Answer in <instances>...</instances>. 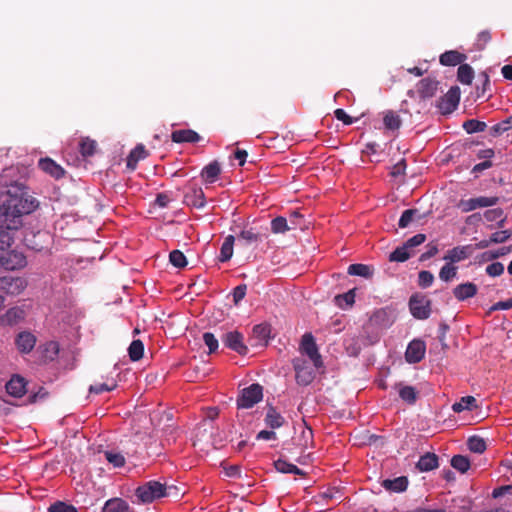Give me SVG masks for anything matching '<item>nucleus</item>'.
<instances>
[{"label": "nucleus", "mask_w": 512, "mask_h": 512, "mask_svg": "<svg viewBox=\"0 0 512 512\" xmlns=\"http://www.w3.org/2000/svg\"><path fill=\"white\" fill-rule=\"evenodd\" d=\"M39 202L22 183H13L0 194V228L19 230L24 224V216L33 213Z\"/></svg>", "instance_id": "1"}, {"label": "nucleus", "mask_w": 512, "mask_h": 512, "mask_svg": "<svg viewBox=\"0 0 512 512\" xmlns=\"http://www.w3.org/2000/svg\"><path fill=\"white\" fill-rule=\"evenodd\" d=\"M177 494L175 486H166L158 481H149L136 489V496L143 503H151L161 497Z\"/></svg>", "instance_id": "2"}, {"label": "nucleus", "mask_w": 512, "mask_h": 512, "mask_svg": "<svg viewBox=\"0 0 512 512\" xmlns=\"http://www.w3.org/2000/svg\"><path fill=\"white\" fill-rule=\"evenodd\" d=\"M263 398V387L254 383L241 390L237 398V407L242 409L252 408Z\"/></svg>", "instance_id": "3"}, {"label": "nucleus", "mask_w": 512, "mask_h": 512, "mask_svg": "<svg viewBox=\"0 0 512 512\" xmlns=\"http://www.w3.org/2000/svg\"><path fill=\"white\" fill-rule=\"evenodd\" d=\"M431 300L423 294H413L409 299V309L414 318L425 320L431 314Z\"/></svg>", "instance_id": "4"}, {"label": "nucleus", "mask_w": 512, "mask_h": 512, "mask_svg": "<svg viewBox=\"0 0 512 512\" xmlns=\"http://www.w3.org/2000/svg\"><path fill=\"white\" fill-rule=\"evenodd\" d=\"M27 259L23 252L16 249L5 250L0 253V266L5 270L14 271L25 268Z\"/></svg>", "instance_id": "5"}, {"label": "nucleus", "mask_w": 512, "mask_h": 512, "mask_svg": "<svg viewBox=\"0 0 512 512\" xmlns=\"http://www.w3.org/2000/svg\"><path fill=\"white\" fill-rule=\"evenodd\" d=\"M293 368L295 370V379L298 385L308 386L315 378L314 369L303 358H295L293 360Z\"/></svg>", "instance_id": "6"}, {"label": "nucleus", "mask_w": 512, "mask_h": 512, "mask_svg": "<svg viewBox=\"0 0 512 512\" xmlns=\"http://www.w3.org/2000/svg\"><path fill=\"white\" fill-rule=\"evenodd\" d=\"M300 351L309 357L315 368H320L323 366L321 355L318 351L315 339L311 333H305L302 336Z\"/></svg>", "instance_id": "7"}, {"label": "nucleus", "mask_w": 512, "mask_h": 512, "mask_svg": "<svg viewBox=\"0 0 512 512\" xmlns=\"http://www.w3.org/2000/svg\"><path fill=\"white\" fill-rule=\"evenodd\" d=\"M499 198L496 196L493 197H486V196H480L476 198H470V199H461L458 203V207L461 209L462 212H470L477 208H484V207H491L498 203Z\"/></svg>", "instance_id": "8"}, {"label": "nucleus", "mask_w": 512, "mask_h": 512, "mask_svg": "<svg viewBox=\"0 0 512 512\" xmlns=\"http://www.w3.org/2000/svg\"><path fill=\"white\" fill-rule=\"evenodd\" d=\"M27 287L26 279L22 277H0V290L9 295H19Z\"/></svg>", "instance_id": "9"}, {"label": "nucleus", "mask_w": 512, "mask_h": 512, "mask_svg": "<svg viewBox=\"0 0 512 512\" xmlns=\"http://www.w3.org/2000/svg\"><path fill=\"white\" fill-rule=\"evenodd\" d=\"M460 101V91L458 87H452L450 90L437 101V107L442 114L453 112Z\"/></svg>", "instance_id": "10"}, {"label": "nucleus", "mask_w": 512, "mask_h": 512, "mask_svg": "<svg viewBox=\"0 0 512 512\" xmlns=\"http://www.w3.org/2000/svg\"><path fill=\"white\" fill-rule=\"evenodd\" d=\"M243 335L239 331H230L224 334L222 342L229 349L237 352L240 355H246L248 353V347L244 344Z\"/></svg>", "instance_id": "11"}, {"label": "nucleus", "mask_w": 512, "mask_h": 512, "mask_svg": "<svg viewBox=\"0 0 512 512\" xmlns=\"http://www.w3.org/2000/svg\"><path fill=\"white\" fill-rule=\"evenodd\" d=\"M425 351V342L415 339L409 343L405 352V359L410 364L419 363L424 358Z\"/></svg>", "instance_id": "12"}, {"label": "nucleus", "mask_w": 512, "mask_h": 512, "mask_svg": "<svg viewBox=\"0 0 512 512\" xmlns=\"http://www.w3.org/2000/svg\"><path fill=\"white\" fill-rule=\"evenodd\" d=\"M439 88V81L434 77H426L417 83V93L422 100L433 98Z\"/></svg>", "instance_id": "13"}, {"label": "nucleus", "mask_w": 512, "mask_h": 512, "mask_svg": "<svg viewBox=\"0 0 512 512\" xmlns=\"http://www.w3.org/2000/svg\"><path fill=\"white\" fill-rule=\"evenodd\" d=\"M474 252L472 245L456 246L447 251L444 260L454 264L470 257Z\"/></svg>", "instance_id": "14"}, {"label": "nucleus", "mask_w": 512, "mask_h": 512, "mask_svg": "<svg viewBox=\"0 0 512 512\" xmlns=\"http://www.w3.org/2000/svg\"><path fill=\"white\" fill-rule=\"evenodd\" d=\"M38 167L44 173L50 175L56 180L61 179L65 175L63 167L49 157L40 158L38 161Z\"/></svg>", "instance_id": "15"}, {"label": "nucleus", "mask_w": 512, "mask_h": 512, "mask_svg": "<svg viewBox=\"0 0 512 512\" xmlns=\"http://www.w3.org/2000/svg\"><path fill=\"white\" fill-rule=\"evenodd\" d=\"M263 235L255 228L243 229L237 236L238 245L240 246H251L257 245L262 241Z\"/></svg>", "instance_id": "16"}, {"label": "nucleus", "mask_w": 512, "mask_h": 512, "mask_svg": "<svg viewBox=\"0 0 512 512\" xmlns=\"http://www.w3.org/2000/svg\"><path fill=\"white\" fill-rule=\"evenodd\" d=\"M98 454H102L105 460L115 468L123 467L126 463L125 457L120 452L104 448L102 444H98Z\"/></svg>", "instance_id": "17"}, {"label": "nucleus", "mask_w": 512, "mask_h": 512, "mask_svg": "<svg viewBox=\"0 0 512 512\" xmlns=\"http://www.w3.org/2000/svg\"><path fill=\"white\" fill-rule=\"evenodd\" d=\"M26 381L19 375H14L6 384V391L9 395L20 398L26 393Z\"/></svg>", "instance_id": "18"}, {"label": "nucleus", "mask_w": 512, "mask_h": 512, "mask_svg": "<svg viewBox=\"0 0 512 512\" xmlns=\"http://www.w3.org/2000/svg\"><path fill=\"white\" fill-rule=\"evenodd\" d=\"M171 140L175 143H196L201 140V136L192 129H181L172 132Z\"/></svg>", "instance_id": "19"}, {"label": "nucleus", "mask_w": 512, "mask_h": 512, "mask_svg": "<svg viewBox=\"0 0 512 512\" xmlns=\"http://www.w3.org/2000/svg\"><path fill=\"white\" fill-rule=\"evenodd\" d=\"M15 344L21 353H29L36 344V337L30 332H21L17 335Z\"/></svg>", "instance_id": "20"}, {"label": "nucleus", "mask_w": 512, "mask_h": 512, "mask_svg": "<svg viewBox=\"0 0 512 512\" xmlns=\"http://www.w3.org/2000/svg\"><path fill=\"white\" fill-rule=\"evenodd\" d=\"M478 288L474 283L466 282L457 285L453 289V294L455 298L459 301H464L466 299L472 298L477 294Z\"/></svg>", "instance_id": "21"}, {"label": "nucleus", "mask_w": 512, "mask_h": 512, "mask_svg": "<svg viewBox=\"0 0 512 512\" xmlns=\"http://www.w3.org/2000/svg\"><path fill=\"white\" fill-rule=\"evenodd\" d=\"M148 153L143 144H138L134 149L131 150L127 157L126 166L129 170L133 171L136 169L137 164L140 160L145 159Z\"/></svg>", "instance_id": "22"}, {"label": "nucleus", "mask_w": 512, "mask_h": 512, "mask_svg": "<svg viewBox=\"0 0 512 512\" xmlns=\"http://www.w3.org/2000/svg\"><path fill=\"white\" fill-rule=\"evenodd\" d=\"M466 55L456 50H449L441 54L439 61L444 66L461 65L466 60Z\"/></svg>", "instance_id": "23"}, {"label": "nucleus", "mask_w": 512, "mask_h": 512, "mask_svg": "<svg viewBox=\"0 0 512 512\" xmlns=\"http://www.w3.org/2000/svg\"><path fill=\"white\" fill-rule=\"evenodd\" d=\"M220 173L221 166L218 161L214 160L202 169L201 177L206 183H214Z\"/></svg>", "instance_id": "24"}, {"label": "nucleus", "mask_w": 512, "mask_h": 512, "mask_svg": "<svg viewBox=\"0 0 512 512\" xmlns=\"http://www.w3.org/2000/svg\"><path fill=\"white\" fill-rule=\"evenodd\" d=\"M102 512H131L129 504L121 498H112L106 501Z\"/></svg>", "instance_id": "25"}, {"label": "nucleus", "mask_w": 512, "mask_h": 512, "mask_svg": "<svg viewBox=\"0 0 512 512\" xmlns=\"http://www.w3.org/2000/svg\"><path fill=\"white\" fill-rule=\"evenodd\" d=\"M265 423L271 429H277L284 425L285 419L273 406H269L265 416Z\"/></svg>", "instance_id": "26"}, {"label": "nucleus", "mask_w": 512, "mask_h": 512, "mask_svg": "<svg viewBox=\"0 0 512 512\" xmlns=\"http://www.w3.org/2000/svg\"><path fill=\"white\" fill-rule=\"evenodd\" d=\"M438 467V457L434 453L422 455L417 463V468L422 472L431 471Z\"/></svg>", "instance_id": "27"}, {"label": "nucleus", "mask_w": 512, "mask_h": 512, "mask_svg": "<svg viewBox=\"0 0 512 512\" xmlns=\"http://www.w3.org/2000/svg\"><path fill=\"white\" fill-rule=\"evenodd\" d=\"M382 486L386 490L393 492H403L407 489L408 479L405 476H400L395 479H385L382 482Z\"/></svg>", "instance_id": "28"}, {"label": "nucleus", "mask_w": 512, "mask_h": 512, "mask_svg": "<svg viewBox=\"0 0 512 512\" xmlns=\"http://www.w3.org/2000/svg\"><path fill=\"white\" fill-rule=\"evenodd\" d=\"M347 273L349 275L360 276L366 279H370L373 276L374 269L370 265L357 263L349 265Z\"/></svg>", "instance_id": "29"}, {"label": "nucleus", "mask_w": 512, "mask_h": 512, "mask_svg": "<svg viewBox=\"0 0 512 512\" xmlns=\"http://www.w3.org/2000/svg\"><path fill=\"white\" fill-rule=\"evenodd\" d=\"M478 406H477V400L475 397L473 396H464L462 397L458 402H455L453 405H452V410L455 412V413H460L464 410H473V409H476Z\"/></svg>", "instance_id": "30"}, {"label": "nucleus", "mask_w": 512, "mask_h": 512, "mask_svg": "<svg viewBox=\"0 0 512 512\" xmlns=\"http://www.w3.org/2000/svg\"><path fill=\"white\" fill-rule=\"evenodd\" d=\"M235 239L236 238L233 235H228L224 239V242L220 249V256H219L220 262H226L232 258Z\"/></svg>", "instance_id": "31"}, {"label": "nucleus", "mask_w": 512, "mask_h": 512, "mask_svg": "<svg viewBox=\"0 0 512 512\" xmlns=\"http://www.w3.org/2000/svg\"><path fill=\"white\" fill-rule=\"evenodd\" d=\"M355 288L334 297V303L341 309L352 307L355 302Z\"/></svg>", "instance_id": "32"}, {"label": "nucleus", "mask_w": 512, "mask_h": 512, "mask_svg": "<svg viewBox=\"0 0 512 512\" xmlns=\"http://www.w3.org/2000/svg\"><path fill=\"white\" fill-rule=\"evenodd\" d=\"M271 333L270 325L266 323L255 325L253 328V337L258 344L267 343Z\"/></svg>", "instance_id": "33"}, {"label": "nucleus", "mask_w": 512, "mask_h": 512, "mask_svg": "<svg viewBox=\"0 0 512 512\" xmlns=\"http://www.w3.org/2000/svg\"><path fill=\"white\" fill-rule=\"evenodd\" d=\"M474 78V70L469 64H461L458 67L457 79L464 85H470Z\"/></svg>", "instance_id": "34"}, {"label": "nucleus", "mask_w": 512, "mask_h": 512, "mask_svg": "<svg viewBox=\"0 0 512 512\" xmlns=\"http://www.w3.org/2000/svg\"><path fill=\"white\" fill-rule=\"evenodd\" d=\"M274 466L276 470L281 473H292L301 476L305 475V473L296 465L282 459H278L277 461H275Z\"/></svg>", "instance_id": "35"}, {"label": "nucleus", "mask_w": 512, "mask_h": 512, "mask_svg": "<svg viewBox=\"0 0 512 512\" xmlns=\"http://www.w3.org/2000/svg\"><path fill=\"white\" fill-rule=\"evenodd\" d=\"M78 148L80 154L84 158L90 157L94 154L95 151V141L88 137H81L78 143Z\"/></svg>", "instance_id": "36"}, {"label": "nucleus", "mask_w": 512, "mask_h": 512, "mask_svg": "<svg viewBox=\"0 0 512 512\" xmlns=\"http://www.w3.org/2000/svg\"><path fill=\"white\" fill-rule=\"evenodd\" d=\"M399 397L406 403L413 405L417 401L418 392L412 386H401L399 388Z\"/></svg>", "instance_id": "37"}, {"label": "nucleus", "mask_w": 512, "mask_h": 512, "mask_svg": "<svg viewBox=\"0 0 512 512\" xmlns=\"http://www.w3.org/2000/svg\"><path fill=\"white\" fill-rule=\"evenodd\" d=\"M484 218L488 222H497L499 227H502L506 217L504 216V211L501 208H494L486 210L484 213Z\"/></svg>", "instance_id": "38"}, {"label": "nucleus", "mask_w": 512, "mask_h": 512, "mask_svg": "<svg viewBox=\"0 0 512 512\" xmlns=\"http://www.w3.org/2000/svg\"><path fill=\"white\" fill-rule=\"evenodd\" d=\"M144 354V344L141 340H133L128 348V355L132 361H139Z\"/></svg>", "instance_id": "39"}, {"label": "nucleus", "mask_w": 512, "mask_h": 512, "mask_svg": "<svg viewBox=\"0 0 512 512\" xmlns=\"http://www.w3.org/2000/svg\"><path fill=\"white\" fill-rule=\"evenodd\" d=\"M384 126L389 130H397L400 128L402 121L397 113L392 110L386 112L383 118Z\"/></svg>", "instance_id": "40"}, {"label": "nucleus", "mask_w": 512, "mask_h": 512, "mask_svg": "<svg viewBox=\"0 0 512 512\" xmlns=\"http://www.w3.org/2000/svg\"><path fill=\"white\" fill-rule=\"evenodd\" d=\"M188 203L197 208H203L205 206V195L201 188L193 189L192 194L186 195Z\"/></svg>", "instance_id": "41"}, {"label": "nucleus", "mask_w": 512, "mask_h": 512, "mask_svg": "<svg viewBox=\"0 0 512 512\" xmlns=\"http://www.w3.org/2000/svg\"><path fill=\"white\" fill-rule=\"evenodd\" d=\"M59 344L56 341H49L43 346V357L45 360L53 361L59 354Z\"/></svg>", "instance_id": "42"}, {"label": "nucleus", "mask_w": 512, "mask_h": 512, "mask_svg": "<svg viewBox=\"0 0 512 512\" xmlns=\"http://www.w3.org/2000/svg\"><path fill=\"white\" fill-rule=\"evenodd\" d=\"M24 315V311L20 308L14 307L10 308L3 316L2 321L8 325H13L17 323L18 320L22 319Z\"/></svg>", "instance_id": "43"}, {"label": "nucleus", "mask_w": 512, "mask_h": 512, "mask_svg": "<svg viewBox=\"0 0 512 512\" xmlns=\"http://www.w3.org/2000/svg\"><path fill=\"white\" fill-rule=\"evenodd\" d=\"M411 255L412 253L404 245H402L390 253L389 260L391 262H405L411 257Z\"/></svg>", "instance_id": "44"}, {"label": "nucleus", "mask_w": 512, "mask_h": 512, "mask_svg": "<svg viewBox=\"0 0 512 512\" xmlns=\"http://www.w3.org/2000/svg\"><path fill=\"white\" fill-rule=\"evenodd\" d=\"M486 127L485 122L476 119H469L463 123V128L468 134L483 132Z\"/></svg>", "instance_id": "45"}, {"label": "nucleus", "mask_w": 512, "mask_h": 512, "mask_svg": "<svg viewBox=\"0 0 512 512\" xmlns=\"http://www.w3.org/2000/svg\"><path fill=\"white\" fill-rule=\"evenodd\" d=\"M451 466L461 473H465L470 468V461L466 456L455 455L451 459Z\"/></svg>", "instance_id": "46"}, {"label": "nucleus", "mask_w": 512, "mask_h": 512, "mask_svg": "<svg viewBox=\"0 0 512 512\" xmlns=\"http://www.w3.org/2000/svg\"><path fill=\"white\" fill-rule=\"evenodd\" d=\"M512 128V115L506 118L505 120L493 125L490 128V134L494 137L501 135L505 131H508Z\"/></svg>", "instance_id": "47"}, {"label": "nucleus", "mask_w": 512, "mask_h": 512, "mask_svg": "<svg viewBox=\"0 0 512 512\" xmlns=\"http://www.w3.org/2000/svg\"><path fill=\"white\" fill-rule=\"evenodd\" d=\"M468 448L474 453H483L486 450V443L483 438L479 436H472L467 442Z\"/></svg>", "instance_id": "48"}, {"label": "nucleus", "mask_w": 512, "mask_h": 512, "mask_svg": "<svg viewBox=\"0 0 512 512\" xmlns=\"http://www.w3.org/2000/svg\"><path fill=\"white\" fill-rule=\"evenodd\" d=\"M457 267L447 262L439 272V277L442 281L449 282L457 275Z\"/></svg>", "instance_id": "49"}, {"label": "nucleus", "mask_w": 512, "mask_h": 512, "mask_svg": "<svg viewBox=\"0 0 512 512\" xmlns=\"http://www.w3.org/2000/svg\"><path fill=\"white\" fill-rule=\"evenodd\" d=\"M290 229L287 224V219L282 216H278L271 221V230L273 233H285Z\"/></svg>", "instance_id": "50"}, {"label": "nucleus", "mask_w": 512, "mask_h": 512, "mask_svg": "<svg viewBox=\"0 0 512 512\" xmlns=\"http://www.w3.org/2000/svg\"><path fill=\"white\" fill-rule=\"evenodd\" d=\"M170 263L176 268H184L187 265L186 256L180 250H173L169 255Z\"/></svg>", "instance_id": "51"}, {"label": "nucleus", "mask_w": 512, "mask_h": 512, "mask_svg": "<svg viewBox=\"0 0 512 512\" xmlns=\"http://www.w3.org/2000/svg\"><path fill=\"white\" fill-rule=\"evenodd\" d=\"M11 230L0 228V250L1 252L7 250L14 243V236Z\"/></svg>", "instance_id": "52"}, {"label": "nucleus", "mask_w": 512, "mask_h": 512, "mask_svg": "<svg viewBox=\"0 0 512 512\" xmlns=\"http://www.w3.org/2000/svg\"><path fill=\"white\" fill-rule=\"evenodd\" d=\"M419 214V211L417 209H407L403 211L398 226L400 228H406L409 226V224L413 221V219L416 217V215Z\"/></svg>", "instance_id": "53"}, {"label": "nucleus", "mask_w": 512, "mask_h": 512, "mask_svg": "<svg viewBox=\"0 0 512 512\" xmlns=\"http://www.w3.org/2000/svg\"><path fill=\"white\" fill-rule=\"evenodd\" d=\"M48 512H78V510L72 504L57 501L49 506Z\"/></svg>", "instance_id": "54"}, {"label": "nucleus", "mask_w": 512, "mask_h": 512, "mask_svg": "<svg viewBox=\"0 0 512 512\" xmlns=\"http://www.w3.org/2000/svg\"><path fill=\"white\" fill-rule=\"evenodd\" d=\"M434 281V275L430 271H420L418 274V284L422 288H428Z\"/></svg>", "instance_id": "55"}, {"label": "nucleus", "mask_w": 512, "mask_h": 512, "mask_svg": "<svg viewBox=\"0 0 512 512\" xmlns=\"http://www.w3.org/2000/svg\"><path fill=\"white\" fill-rule=\"evenodd\" d=\"M492 36L489 30H483L481 31L476 40V49L477 50H483L486 45L491 41Z\"/></svg>", "instance_id": "56"}, {"label": "nucleus", "mask_w": 512, "mask_h": 512, "mask_svg": "<svg viewBox=\"0 0 512 512\" xmlns=\"http://www.w3.org/2000/svg\"><path fill=\"white\" fill-rule=\"evenodd\" d=\"M203 341L209 348V354L214 353L218 349L219 343L213 333L205 332L203 334Z\"/></svg>", "instance_id": "57"}, {"label": "nucleus", "mask_w": 512, "mask_h": 512, "mask_svg": "<svg viewBox=\"0 0 512 512\" xmlns=\"http://www.w3.org/2000/svg\"><path fill=\"white\" fill-rule=\"evenodd\" d=\"M426 240V235L419 233L409 238L403 245L410 251L416 246L421 245Z\"/></svg>", "instance_id": "58"}, {"label": "nucleus", "mask_w": 512, "mask_h": 512, "mask_svg": "<svg viewBox=\"0 0 512 512\" xmlns=\"http://www.w3.org/2000/svg\"><path fill=\"white\" fill-rule=\"evenodd\" d=\"M504 272V265L501 262H493L486 267V273L491 277H498Z\"/></svg>", "instance_id": "59"}, {"label": "nucleus", "mask_w": 512, "mask_h": 512, "mask_svg": "<svg viewBox=\"0 0 512 512\" xmlns=\"http://www.w3.org/2000/svg\"><path fill=\"white\" fill-rule=\"evenodd\" d=\"M511 236L512 233L509 230H502L493 233L490 237L492 243L499 244L506 242Z\"/></svg>", "instance_id": "60"}, {"label": "nucleus", "mask_w": 512, "mask_h": 512, "mask_svg": "<svg viewBox=\"0 0 512 512\" xmlns=\"http://www.w3.org/2000/svg\"><path fill=\"white\" fill-rule=\"evenodd\" d=\"M117 387V380L114 377L107 378L103 383L98 384V394L102 392H109Z\"/></svg>", "instance_id": "61"}, {"label": "nucleus", "mask_w": 512, "mask_h": 512, "mask_svg": "<svg viewBox=\"0 0 512 512\" xmlns=\"http://www.w3.org/2000/svg\"><path fill=\"white\" fill-rule=\"evenodd\" d=\"M47 397H48V392L46 391V389L43 387H40L37 392L31 393L28 396V402L31 404L37 403L39 401L45 400Z\"/></svg>", "instance_id": "62"}, {"label": "nucleus", "mask_w": 512, "mask_h": 512, "mask_svg": "<svg viewBox=\"0 0 512 512\" xmlns=\"http://www.w3.org/2000/svg\"><path fill=\"white\" fill-rule=\"evenodd\" d=\"M510 251V247H501L496 251H488L483 254L486 260H494L506 255Z\"/></svg>", "instance_id": "63"}, {"label": "nucleus", "mask_w": 512, "mask_h": 512, "mask_svg": "<svg viewBox=\"0 0 512 512\" xmlns=\"http://www.w3.org/2000/svg\"><path fill=\"white\" fill-rule=\"evenodd\" d=\"M247 286L245 284L238 285L233 290V302L237 305L246 295Z\"/></svg>", "instance_id": "64"}]
</instances>
